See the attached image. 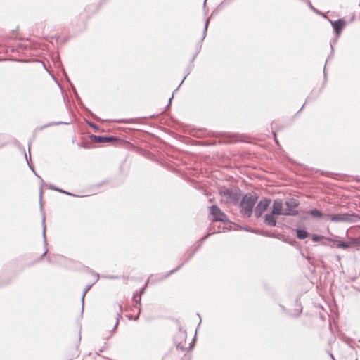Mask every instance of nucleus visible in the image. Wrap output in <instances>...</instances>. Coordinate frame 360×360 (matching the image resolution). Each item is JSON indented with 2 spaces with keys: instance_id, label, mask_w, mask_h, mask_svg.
<instances>
[{
  "instance_id": "obj_2",
  "label": "nucleus",
  "mask_w": 360,
  "mask_h": 360,
  "mask_svg": "<svg viewBox=\"0 0 360 360\" xmlns=\"http://www.w3.org/2000/svg\"><path fill=\"white\" fill-rule=\"evenodd\" d=\"M209 211V219L210 221H221L224 224L229 222L227 215L217 205H212L210 207Z\"/></svg>"
},
{
  "instance_id": "obj_13",
  "label": "nucleus",
  "mask_w": 360,
  "mask_h": 360,
  "mask_svg": "<svg viewBox=\"0 0 360 360\" xmlns=\"http://www.w3.org/2000/svg\"><path fill=\"white\" fill-rule=\"evenodd\" d=\"M309 214L311 217L314 218H322L323 217V213L317 210V209H312L310 210Z\"/></svg>"
},
{
  "instance_id": "obj_26",
  "label": "nucleus",
  "mask_w": 360,
  "mask_h": 360,
  "mask_svg": "<svg viewBox=\"0 0 360 360\" xmlns=\"http://www.w3.org/2000/svg\"><path fill=\"white\" fill-rule=\"evenodd\" d=\"M98 277H99V275H98V274H97V275L96 276V281H98Z\"/></svg>"
},
{
  "instance_id": "obj_9",
  "label": "nucleus",
  "mask_w": 360,
  "mask_h": 360,
  "mask_svg": "<svg viewBox=\"0 0 360 360\" xmlns=\"http://www.w3.org/2000/svg\"><path fill=\"white\" fill-rule=\"evenodd\" d=\"M330 22L335 32H336L337 35L338 36L340 34L342 29L343 28V27L345 25V22L343 20H342L341 19H338L335 21L330 20Z\"/></svg>"
},
{
  "instance_id": "obj_28",
  "label": "nucleus",
  "mask_w": 360,
  "mask_h": 360,
  "mask_svg": "<svg viewBox=\"0 0 360 360\" xmlns=\"http://www.w3.org/2000/svg\"><path fill=\"white\" fill-rule=\"evenodd\" d=\"M186 77H184V79L181 80V82L180 83V85L184 82V80L185 79Z\"/></svg>"
},
{
  "instance_id": "obj_6",
  "label": "nucleus",
  "mask_w": 360,
  "mask_h": 360,
  "mask_svg": "<svg viewBox=\"0 0 360 360\" xmlns=\"http://www.w3.org/2000/svg\"><path fill=\"white\" fill-rule=\"evenodd\" d=\"M286 209L283 215H296L297 212L295 208L299 205L297 200L295 198H290L285 202Z\"/></svg>"
},
{
  "instance_id": "obj_10",
  "label": "nucleus",
  "mask_w": 360,
  "mask_h": 360,
  "mask_svg": "<svg viewBox=\"0 0 360 360\" xmlns=\"http://www.w3.org/2000/svg\"><path fill=\"white\" fill-rule=\"evenodd\" d=\"M275 214L272 212L271 213H267L264 217V223L267 226H275L276 225V219L274 216Z\"/></svg>"
},
{
  "instance_id": "obj_24",
  "label": "nucleus",
  "mask_w": 360,
  "mask_h": 360,
  "mask_svg": "<svg viewBox=\"0 0 360 360\" xmlns=\"http://www.w3.org/2000/svg\"><path fill=\"white\" fill-rule=\"evenodd\" d=\"M47 252H48V250H47V249H46V250H45V251H44V253H43V255H42V257H43V256H44V255L47 253Z\"/></svg>"
},
{
  "instance_id": "obj_32",
  "label": "nucleus",
  "mask_w": 360,
  "mask_h": 360,
  "mask_svg": "<svg viewBox=\"0 0 360 360\" xmlns=\"http://www.w3.org/2000/svg\"><path fill=\"white\" fill-rule=\"evenodd\" d=\"M37 176L42 181V179H41V176H38V175H37Z\"/></svg>"
},
{
  "instance_id": "obj_17",
  "label": "nucleus",
  "mask_w": 360,
  "mask_h": 360,
  "mask_svg": "<svg viewBox=\"0 0 360 360\" xmlns=\"http://www.w3.org/2000/svg\"><path fill=\"white\" fill-rule=\"evenodd\" d=\"M338 247L346 249L350 247V244L348 242L338 241Z\"/></svg>"
},
{
  "instance_id": "obj_23",
  "label": "nucleus",
  "mask_w": 360,
  "mask_h": 360,
  "mask_svg": "<svg viewBox=\"0 0 360 360\" xmlns=\"http://www.w3.org/2000/svg\"><path fill=\"white\" fill-rule=\"evenodd\" d=\"M308 4H309V6H310L311 8L312 9H314L312 6V5L311 4V2L310 1H308Z\"/></svg>"
},
{
  "instance_id": "obj_27",
  "label": "nucleus",
  "mask_w": 360,
  "mask_h": 360,
  "mask_svg": "<svg viewBox=\"0 0 360 360\" xmlns=\"http://www.w3.org/2000/svg\"><path fill=\"white\" fill-rule=\"evenodd\" d=\"M90 125H91L93 128H96V125H95V124H91Z\"/></svg>"
},
{
  "instance_id": "obj_3",
  "label": "nucleus",
  "mask_w": 360,
  "mask_h": 360,
  "mask_svg": "<svg viewBox=\"0 0 360 360\" xmlns=\"http://www.w3.org/2000/svg\"><path fill=\"white\" fill-rule=\"evenodd\" d=\"M324 217L333 222H355L358 216L355 214L339 213L335 214H326Z\"/></svg>"
},
{
  "instance_id": "obj_1",
  "label": "nucleus",
  "mask_w": 360,
  "mask_h": 360,
  "mask_svg": "<svg viewBox=\"0 0 360 360\" xmlns=\"http://www.w3.org/2000/svg\"><path fill=\"white\" fill-rule=\"evenodd\" d=\"M257 200L255 193H246L240 203V213L245 217L249 218L252 214L253 207Z\"/></svg>"
},
{
  "instance_id": "obj_25",
  "label": "nucleus",
  "mask_w": 360,
  "mask_h": 360,
  "mask_svg": "<svg viewBox=\"0 0 360 360\" xmlns=\"http://www.w3.org/2000/svg\"><path fill=\"white\" fill-rule=\"evenodd\" d=\"M172 98H173V96L169 99V105L170 104L171 101H172Z\"/></svg>"
},
{
  "instance_id": "obj_5",
  "label": "nucleus",
  "mask_w": 360,
  "mask_h": 360,
  "mask_svg": "<svg viewBox=\"0 0 360 360\" xmlns=\"http://www.w3.org/2000/svg\"><path fill=\"white\" fill-rule=\"evenodd\" d=\"M270 202L271 200L267 198H264L259 201L255 210V215L257 218L260 217L262 214L267 210Z\"/></svg>"
},
{
  "instance_id": "obj_33",
  "label": "nucleus",
  "mask_w": 360,
  "mask_h": 360,
  "mask_svg": "<svg viewBox=\"0 0 360 360\" xmlns=\"http://www.w3.org/2000/svg\"><path fill=\"white\" fill-rule=\"evenodd\" d=\"M206 1H207V0H205V1H204V6H205V4H206Z\"/></svg>"
},
{
  "instance_id": "obj_12",
  "label": "nucleus",
  "mask_w": 360,
  "mask_h": 360,
  "mask_svg": "<svg viewBox=\"0 0 360 360\" xmlns=\"http://www.w3.org/2000/svg\"><path fill=\"white\" fill-rule=\"evenodd\" d=\"M296 233L297 237L300 240L305 239L308 236V233L304 229H297Z\"/></svg>"
},
{
  "instance_id": "obj_20",
  "label": "nucleus",
  "mask_w": 360,
  "mask_h": 360,
  "mask_svg": "<svg viewBox=\"0 0 360 360\" xmlns=\"http://www.w3.org/2000/svg\"><path fill=\"white\" fill-rule=\"evenodd\" d=\"M220 231H212V233H207V235H205L204 237L202 238L201 240L203 241L205 240L206 238H207L212 233H219Z\"/></svg>"
},
{
  "instance_id": "obj_7",
  "label": "nucleus",
  "mask_w": 360,
  "mask_h": 360,
  "mask_svg": "<svg viewBox=\"0 0 360 360\" xmlns=\"http://www.w3.org/2000/svg\"><path fill=\"white\" fill-rule=\"evenodd\" d=\"M276 215H283L285 210H283V201L281 199L274 200L272 205V211Z\"/></svg>"
},
{
  "instance_id": "obj_19",
  "label": "nucleus",
  "mask_w": 360,
  "mask_h": 360,
  "mask_svg": "<svg viewBox=\"0 0 360 360\" xmlns=\"http://www.w3.org/2000/svg\"><path fill=\"white\" fill-rule=\"evenodd\" d=\"M209 21H210L209 18H207L206 20V21H205V25L204 31H203L202 39H205V37L206 32L207 30V26H208Z\"/></svg>"
},
{
  "instance_id": "obj_22",
  "label": "nucleus",
  "mask_w": 360,
  "mask_h": 360,
  "mask_svg": "<svg viewBox=\"0 0 360 360\" xmlns=\"http://www.w3.org/2000/svg\"><path fill=\"white\" fill-rule=\"evenodd\" d=\"M181 266H182V264H181V265H180L179 266H178V267H177V269H174V270H172V271H170V274L175 272V271H176V270H178V269H179Z\"/></svg>"
},
{
  "instance_id": "obj_15",
  "label": "nucleus",
  "mask_w": 360,
  "mask_h": 360,
  "mask_svg": "<svg viewBox=\"0 0 360 360\" xmlns=\"http://www.w3.org/2000/svg\"><path fill=\"white\" fill-rule=\"evenodd\" d=\"M93 284H90V285H88L85 289L84 290V292H83V294H82V310L83 311L84 310V297L86 294V292L89 290V289L91 288Z\"/></svg>"
},
{
  "instance_id": "obj_8",
  "label": "nucleus",
  "mask_w": 360,
  "mask_h": 360,
  "mask_svg": "<svg viewBox=\"0 0 360 360\" xmlns=\"http://www.w3.org/2000/svg\"><path fill=\"white\" fill-rule=\"evenodd\" d=\"M89 138L94 143H108L116 139L114 136H101L96 135H91Z\"/></svg>"
},
{
  "instance_id": "obj_4",
  "label": "nucleus",
  "mask_w": 360,
  "mask_h": 360,
  "mask_svg": "<svg viewBox=\"0 0 360 360\" xmlns=\"http://www.w3.org/2000/svg\"><path fill=\"white\" fill-rule=\"evenodd\" d=\"M219 193L223 196L226 202H231L234 205L237 204L239 200V195L238 191L228 188H222L219 191Z\"/></svg>"
},
{
  "instance_id": "obj_29",
  "label": "nucleus",
  "mask_w": 360,
  "mask_h": 360,
  "mask_svg": "<svg viewBox=\"0 0 360 360\" xmlns=\"http://www.w3.org/2000/svg\"><path fill=\"white\" fill-rule=\"evenodd\" d=\"M41 195H42V191L41 190L40 191V199L41 198Z\"/></svg>"
},
{
  "instance_id": "obj_31",
  "label": "nucleus",
  "mask_w": 360,
  "mask_h": 360,
  "mask_svg": "<svg viewBox=\"0 0 360 360\" xmlns=\"http://www.w3.org/2000/svg\"><path fill=\"white\" fill-rule=\"evenodd\" d=\"M323 73H324V75H326V68H324Z\"/></svg>"
},
{
  "instance_id": "obj_14",
  "label": "nucleus",
  "mask_w": 360,
  "mask_h": 360,
  "mask_svg": "<svg viewBox=\"0 0 360 360\" xmlns=\"http://www.w3.org/2000/svg\"><path fill=\"white\" fill-rule=\"evenodd\" d=\"M45 214H43L42 217V227H43V238H44V243L45 245H46V226H45Z\"/></svg>"
},
{
  "instance_id": "obj_18",
  "label": "nucleus",
  "mask_w": 360,
  "mask_h": 360,
  "mask_svg": "<svg viewBox=\"0 0 360 360\" xmlns=\"http://www.w3.org/2000/svg\"><path fill=\"white\" fill-rule=\"evenodd\" d=\"M324 237L323 236H320V235H316V234H314L312 236V240L314 242H317V241H319L321 240V239H323Z\"/></svg>"
},
{
  "instance_id": "obj_21",
  "label": "nucleus",
  "mask_w": 360,
  "mask_h": 360,
  "mask_svg": "<svg viewBox=\"0 0 360 360\" xmlns=\"http://www.w3.org/2000/svg\"><path fill=\"white\" fill-rule=\"evenodd\" d=\"M176 347H177L178 349H180L181 350H183V351L185 349H184V347L183 346H181V345H180V344H178V345H176Z\"/></svg>"
},
{
  "instance_id": "obj_16",
  "label": "nucleus",
  "mask_w": 360,
  "mask_h": 360,
  "mask_svg": "<svg viewBox=\"0 0 360 360\" xmlns=\"http://www.w3.org/2000/svg\"><path fill=\"white\" fill-rule=\"evenodd\" d=\"M49 188H50L51 189H52V190L57 191H59V192H60V193H65V194H67V195H72V194H71V193H70L69 192H67V191H63V190H62V189H60V188H58L56 187V186H53V185H49Z\"/></svg>"
},
{
  "instance_id": "obj_30",
  "label": "nucleus",
  "mask_w": 360,
  "mask_h": 360,
  "mask_svg": "<svg viewBox=\"0 0 360 360\" xmlns=\"http://www.w3.org/2000/svg\"><path fill=\"white\" fill-rule=\"evenodd\" d=\"M330 358H332L334 360V357H333V354H330Z\"/></svg>"
},
{
  "instance_id": "obj_11",
  "label": "nucleus",
  "mask_w": 360,
  "mask_h": 360,
  "mask_svg": "<svg viewBox=\"0 0 360 360\" xmlns=\"http://www.w3.org/2000/svg\"><path fill=\"white\" fill-rule=\"evenodd\" d=\"M115 311L116 315V321L115 323V326L113 327V330H115L120 322V320L122 318V307L120 304H117L115 307Z\"/></svg>"
}]
</instances>
